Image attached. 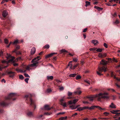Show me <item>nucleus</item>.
<instances>
[{
  "mask_svg": "<svg viewBox=\"0 0 120 120\" xmlns=\"http://www.w3.org/2000/svg\"><path fill=\"white\" fill-rule=\"evenodd\" d=\"M27 115L30 117H31L33 116V114L32 112H29L27 113Z\"/></svg>",
  "mask_w": 120,
  "mask_h": 120,
  "instance_id": "obj_21",
  "label": "nucleus"
},
{
  "mask_svg": "<svg viewBox=\"0 0 120 120\" xmlns=\"http://www.w3.org/2000/svg\"><path fill=\"white\" fill-rule=\"evenodd\" d=\"M7 54L8 56L7 57V59H9L10 58H11V59H10L8 61V63L10 62H14L13 60L14 59L15 57L13 56H11L10 54H8V53H7Z\"/></svg>",
  "mask_w": 120,
  "mask_h": 120,
  "instance_id": "obj_3",
  "label": "nucleus"
},
{
  "mask_svg": "<svg viewBox=\"0 0 120 120\" xmlns=\"http://www.w3.org/2000/svg\"><path fill=\"white\" fill-rule=\"evenodd\" d=\"M4 42L5 43L8 44V41L7 39H5L4 40Z\"/></svg>",
  "mask_w": 120,
  "mask_h": 120,
  "instance_id": "obj_32",
  "label": "nucleus"
},
{
  "mask_svg": "<svg viewBox=\"0 0 120 120\" xmlns=\"http://www.w3.org/2000/svg\"><path fill=\"white\" fill-rule=\"evenodd\" d=\"M18 42V40H17L15 41L13 43V44H16Z\"/></svg>",
  "mask_w": 120,
  "mask_h": 120,
  "instance_id": "obj_34",
  "label": "nucleus"
},
{
  "mask_svg": "<svg viewBox=\"0 0 120 120\" xmlns=\"http://www.w3.org/2000/svg\"><path fill=\"white\" fill-rule=\"evenodd\" d=\"M86 6L87 7L90 5V2L88 1H86Z\"/></svg>",
  "mask_w": 120,
  "mask_h": 120,
  "instance_id": "obj_25",
  "label": "nucleus"
},
{
  "mask_svg": "<svg viewBox=\"0 0 120 120\" xmlns=\"http://www.w3.org/2000/svg\"><path fill=\"white\" fill-rule=\"evenodd\" d=\"M36 51V49L35 48L33 47L31 50V54H34Z\"/></svg>",
  "mask_w": 120,
  "mask_h": 120,
  "instance_id": "obj_16",
  "label": "nucleus"
},
{
  "mask_svg": "<svg viewBox=\"0 0 120 120\" xmlns=\"http://www.w3.org/2000/svg\"><path fill=\"white\" fill-rule=\"evenodd\" d=\"M108 95L109 93L107 92L101 93L98 94H95L94 97L97 98L98 100L100 101L102 98L108 99L110 97Z\"/></svg>",
  "mask_w": 120,
  "mask_h": 120,
  "instance_id": "obj_1",
  "label": "nucleus"
},
{
  "mask_svg": "<svg viewBox=\"0 0 120 120\" xmlns=\"http://www.w3.org/2000/svg\"><path fill=\"white\" fill-rule=\"evenodd\" d=\"M79 99H74L69 101L68 102V103L69 105H71L72 104H75L78 101Z\"/></svg>",
  "mask_w": 120,
  "mask_h": 120,
  "instance_id": "obj_5",
  "label": "nucleus"
},
{
  "mask_svg": "<svg viewBox=\"0 0 120 120\" xmlns=\"http://www.w3.org/2000/svg\"><path fill=\"white\" fill-rule=\"evenodd\" d=\"M2 63H6V64H8V61H5V60H3L2 61Z\"/></svg>",
  "mask_w": 120,
  "mask_h": 120,
  "instance_id": "obj_41",
  "label": "nucleus"
},
{
  "mask_svg": "<svg viewBox=\"0 0 120 120\" xmlns=\"http://www.w3.org/2000/svg\"><path fill=\"white\" fill-rule=\"evenodd\" d=\"M8 13L6 11H4L3 12L2 15L4 17H5L8 15Z\"/></svg>",
  "mask_w": 120,
  "mask_h": 120,
  "instance_id": "obj_17",
  "label": "nucleus"
},
{
  "mask_svg": "<svg viewBox=\"0 0 120 120\" xmlns=\"http://www.w3.org/2000/svg\"><path fill=\"white\" fill-rule=\"evenodd\" d=\"M13 65L15 66H16L18 65V64L17 63H14L13 64Z\"/></svg>",
  "mask_w": 120,
  "mask_h": 120,
  "instance_id": "obj_62",
  "label": "nucleus"
},
{
  "mask_svg": "<svg viewBox=\"0 0 120 120\" xmlns=\"http://www.w3.org/2000/svg\"><path fill=\"white\" fill-rule=\"evenodd\" d=\"M3 55V52L1 51H0V56H1Z\"/></svg>",
  "mask_w": 120,
  "mask_h": 120,
  "instance_id": "obj_52",
  "label": "nucleus"
},
{
  "mask_svg": "<svg viewBox=\"0 0 120 120\" xmlns=\"http://www.w3.org/2000/svg\"><path fill=\"white\" fill-rule=\"evenodd\" d=\"M76 75V74L75 73L73 74L70 75L69 76L71 77H75Z\"/></svg>",
  "mask_w": 120,
  "mask_h": 120,
  "instance_id": "obj_28",
  "label": "nucleus"
},
{
  "mask_svg": "<svg viewBox=\"0 0 120 120\" xmlns=\"http://www.w3.org/2000/svg\"><path fill=\"white\" fill-rule=\"evenodd\" d=\"M29 79L28 78H26L25 79V81L27 83H28V81Z\"/></svg>",
  "mask_w": 120,
  "mask_h": 120,
  "instance_id": "obj_46",
  "label": "nucleus"
},
{
  "mask_svg": "<svg viewBox=\"0 0 120 120\" xmlns=\"http://www.w3.org/2000/svg\"><path fill=\"white\" fill-rule=\"evenodd\" d=\"M81 78V76L80 75H78L76 77V79H80Z\"/></svg>",
  "mask_w": 120,
  "mask_h": 120,
  "instance_id": "obj_30",
  "label": "nucleus"
},
{
  "mask_svg": "<svg viewBox=\"0 0 120 120\" xmlns=\"http://www.w3.org/2000/svg\"><path fill=\"white\" fill-rule=\"evenodd\" d=\"M8 73L10 74V77H12L15 75L14 73V72L10 71L8 72Z\"/></svg>",
  "mask_w": 120,
  "mask_h": 120,
  "instance_id": "obj_20",
  "label": "nucleus"
},
{
  "mask_svg": "<svg viewBox=\"0 0 120 120\" xmlns=\"http://www.w3.org/2000/svg\"><path fill=\"white\" fill-rule=\"evenodd\" d=\"M67 118V116H64V117H61L59 118V120H65Z\"/></svg>",
  "mask_w": 120,
  "mask_h": 120,
  "instance_id": "obj_22",
  "label": "nucleus"
},
{
  "mask_svg": "<svg viewBox=\"0 0 120 120\" xmlns=\"http://www.w3.org/2000/svg\"><path fill=\"white\" fill-rule=\"evenodd\" d=\"M108 62L107 61L102 60L100 62V64L104 65H105L108 64Z\"/></svg>",
  "mask_w": 120,
  "mask_h": 120,
  "instance_id": "obj_8",
  "label": "nucleus"
},
{
  "mask_svg": "<svg viewBox=\"0 0 120 120\" xmlns=\"http://www.w3.org/2000/svg\"><path fill=\"white\" fill-rule=\"evenodd\" d=\"M109 108L112 109H115L116 108V105L113 103L112 102L109 105Z\"/></svg>",
  "mask_w": 120,
  "mask_h": 120,
  "instance_id": "obj_9",
  "label": "nucleus"
},
{
  "mask_svg": "<svg viewBox=\"0 0 120 120\" xmlns=\"http://www.w3.org/2000/svg\"><path fill=\"white\" fill-rule=\"evenodd\" d=\"M56 81L58 83H60H60L61 82V81H60V80H58V79H56Z\"/></svg>",
  "mask_w": 120,
  "mask_h": 120,
  "instance_id": "obj_59",
  "label": "nucleus"
},
{
  "mask_svg": "<svg viewBox=\"0 0 120 120\" xmlns=\"http://www.w3.org/2000/svg\"><path fill=\"white\" fill-rule=\"evenodd\" d=\"M42 115H39L37 116V118L38 119H40L43 116Z\"/></svg>",
  "mask_w": 120,
  "mask_h": 120,
  "instance_id": "obj_39",
  "label": "nucleus"
},
{
  "mask_svg": "<svg viewBox=\"0 0 120 120\" xmlns=\"http://www.w3.org/2000/svg\"><path fill=\"white\" fill-rule=\"evenodd\" d=\"M97 106H96L95 105H93L91 106V107H89L88 106H86V107H87L88 108H87V109H89L90 110H91L92 109H93L95 108V107L98 108Z\"/></svg>",
  "mask_w": 120,
  "mask_h": 120,
  "instance_id": "obj_18",
  "label": "nucleus"
},
{
  "mask_svg": "<svg viewBox=\"0 0 120 120\" xmlns=\"http://www.w3.org/2000/svg\"><path fill=\"white\" fill-rule=\"evenodd\" d=\"M72 92H70L69 91L68 92V96H70L72 95Z\"/></svg>",
  "mask_w": 120,
  "mask_h": 120,
  "instance_id": "obj_37",
  "label": "nucleus"
},
{
  "mask_svg": "<svg viewBox=\"0 0 120 120\" xmlns=\"http://www.w3.org/2000/svg\"><path fill=\"white\" fill-rule=\"evenodd\" d=\"M92 42L94 45H97L98 43V41L97 40H94L92 41Z\"/></svg>",
  "mask_w": 120,
  "mask_h": 120,
  "instance_id": "obj_19",
  "label": "nucleus"
},
{
  "mask_svg": "<svg viewBox=\"0 0 120 120\" xmlns=\"http://www.w3.org/2000/svg\"><path fill=\"white\" fill-rule=\"evenodd\" d=\"M83 103L84 104H88L89 103L88 102V101H83Z\"/></svg>",
  "mask_w": 120,
  "mask_h": 120,
  "instance_id": "obj_54",
  "label": "nucleus"
},
{
  "mask_svg": "<svg viewBox=\"0 0 120 120\" xmlns=\"http://www.w3.org/2000/svg\"><path fill=\"white\" fill-rule=\"evenodd\" d=\"M52 108V107L50 108L49 106L47 105H45L44 107V109L46 110H49Z\"/></svg>",
  "mask_w": 120,
  "mask_h": 120,
  "instance_id": "obj_10",
  "label": "nucleus"
},
{
  "mask_svg": "<svg viewBox=\"0 0 120 120\" xmlns=\"http://www.w3.org/2000/svg\"><path fill=\"white\" fill-rule=\"evenodd\" d=\"M44 47L45 48L48 49L49 48V45H46Z\"/></svg>",
  "mask_w": 120,
  "mask_h": 120,
  "instance_id": "obj_36",
  "label": "nucleus"
},
{
  "mask_svg": "<svg viewBox=\"0 0 120 120\" xmlns=\"http://www.w3.org/2000/svg\"><path fill=\"white\" fill-rule=\"evenodd\" d=\"M64 89V88L63 87H61L59 88V89L60 90H62Z\"/></svg>",
  "mask_w": 120,
  "mask_h": 120,
  "instance_id": "obj_57",
  "label": "nucleus"
},
{
  "mask_svg": "<svg viewBox=\"0 0 120 120\" xmlns=\"http://www.w3.org/2000/svg\"><path fill=\"white\" fill-rule=\"evenodd\" d=\"M88 108L87 107H86V106H84L83 107H81L78 108L77 109L76 111H78L80 112L84 109H87V108Z\"/></svg>",
  "mask_w": 120,
  "mask_h": 120,
  "instance_id": "obj_7",
  "label": "nucleus"
},
{
  "mask_svg": "<svg viewBox=\"0 0 120 120\" xmlns=\"http://www.w3.org/2000/svg\"><path fill=\"white\" fill-rule=\"evenodd\" d=\"M47 79L48 80H52L53 79V77L52 76H47Z\"/></svg>",
  "mask_w": 120,
  "mask_h": 120,
  "instance_id": "obj_24",
  "label": "nucleus"
},
{
  "mask_svg": "<svg viewBox=\"0 0 120 120\" xmlns=\"http://www.w3.org/2000/svg\"><path fill=\"white\" fill-rule=\"evenodd\" d=\"M20 46L19 45H17L16 47V49H20Z\"/></svg>",
  "mask_w": 120,
  "mask_h": 120,
  "instance_id": "obj_63",
  "label": "nucleus"
},
{
  "mask_svg": "<svg viewBox=\"0 0 120 120\" xmlns=\"http://www.w3.org/2000/svg\"><path fill=\"white\" fill-rule=\"evenodd\" d=\"M110 112L111 113H112L113 114H116V116H119L120 115V113H116V110L111 111H110Z\"/></svg>",
  "mask_w": 120,
  "mask_h": 120,
  "instance_id": "obj_13",
  "label": "nucleus"
},
{
  "mask_svg": "<svg viewBox=\"0 0 120 120\" xmlns=\"http://www.w3.org/2000/svg\"><path fill=\"white\" fill-rule=\"evenodd\" d=\"M112 60L114 62H118V61L116 59L114 58L113 57L112 58Z\"/></svg>",
  "mask_w": 120,
  "mask_h": 120,
  "instance_id": "obj_43",
  "label": "nucleus"
},
{
  "mask_svg": "<svg viewBox=\"0 0 120 120\" xmlns=\"http://www.w3.org/2000/svg\"><path fill=\"white\" fill-rule=\"evenodd\" d=\"M87 28H86L84 29L83 30V32H86V30H87Z\"/></svg>",
  "mask_w": 120,
  "mask_h": 120,
  "instance_id": "obj_58",
  "label": "nucleus"
},
{
  "mask_svg": "<svg viewBox=\"0 0 120 120\" xmlns=\"http://www.w3.org/2000/svg\"><path fill=\"white\" fill-rule=\"evenodd\" d=\"M95 95H93L91 96H90L89 97H87V98H89V100L90 101H92L94 99V98H96V97H94V96Z\"/></svg>",
  "mask_w": 120,
  "mask_h": 120,
  "instance_id": "obj_12",
  "label": "nucleus"
},
{
  "mask_svg": "<svg viewBox=\"0 0 120 120\" xmlns=\"http://www.w3.org/2000/svg\"><path fill=\"white\" fill-rule=\"evenodd\" d=\"M24 75H25V76L26 77H30L26 73H25L24 74Z\"/></svg>",
  "mask_w": 120,
  "mask_h": 120,
  "instance_id": "obj_47",
  "label": "nucleus"
},
{
  "mask_svg": "<svg viewBox=\"0 0 120 120\" xmlns=\"http://www.w3.org/2000/svg\"><path fill=\"white\" fill-rule=\"evenodd\" d=\"M44 115H49L50 114L48 113H45L44 114Z\"/></svg>",
  "mask_w": 120,
  "mask_h": 120,
  "instance_id": "obj_60",
  "label": "nucleus"
},
{
  "mask_svg": "<svg viewBox=\"0 0 120 120\" xmlns=\"http://www.w3.org/2000/svg\"><path fill=\"white\" fill-rule=\"evenodd\" d=\"M98 56L100 58H102L103 57V56L102 54L101 53H100L98 55Z\"/></svg>",
  "mask_w": 120,
  "mask_h": 120,
  "instance_id": "obj_35",
  "label": "nucleus"
},
{
  "mask_svg": "<svg viewBox=\"0 0 120 120\" xmlns=\"http://www.w3.org/2000/svg\"><path fill=\"white\" fill-rule=\"evenodd\" d=\"M69 108L72 110L75 109H76L75 106V104H73V105H69Z\"/></svg>",
  "mask_w": 120,
  "mask_h": 120,
  "instance_id": "obj_11",
  "label": "nucleus"
},
{
  "mask_svg": "<svg viewBox=\"0 0 120 120\" xmlns=\"http://www.w3.org/2000/svg\"><path fill=\"white\" fill-rule=\"evenodd\" d=\"M96 48H90V51H94L95 50Z\"/></svg>",
  "mask_w": 120,
  "mask_h": 120,
  "instance_id": "obj_45",
  "label": "nucleus"
},
{
  "mask_svg": "<svg viewBox=\"0 0 120 120\" xmlns=\"http://www.w3.org/2000/svg\"><path fill=\"white\" fill-rule=\"evenodd\" d=\"M18 72L19 71H20L21 72H26V71L25 70H24V71H22L21 69H20L19 70V71H18V70L16 69V70Z\"/></svg>",
  "mask_w": 120,
  "mask_h": 120,
  "instance_id": "obj_29",
  "label": "nucleus"
},
{
  "mask_svg": "<svg viewBox=\"0 0 120 120\" xmlns=\"http://www.w3.org/2000/svg\"><path fill=\"white\" fill-rule=\"evenodd\" d=\"M98 108L100 110H105V108H102L100 106H98Z\"/></svg>",
  "mask_w": 120,
  "mask_h": 120,
  "instance_id": "obj_33",
  "label": "nucleus"
},
{
  "mask_svg": "<svg viewBox=\"0 0 120 120\" xmlns=\"http://www.w3.org/2000/svg\"><path fill=\"white\" fill-rule=\"evenodd\" d=\"M104 46L106 48H107L108 47L107 46V45L106 43H104Z\"/></svg>",
  "mask_w": 120,
  "mask_h": 120,
  "instance_id": "obj_56",
  "label": "nucleus"
},
{
  "mask_svg": "<svg viewBox=\"0 0 120 120\" xmlns=\"http://www.w3.org/2000/svg\"><path fill=\"white\" fill-rule=\"evenodd\" d=\"M60 53H61L64 52H68L66 51L65 49H62L60 51Z\"/></svg>",
  "mask_w": 120,
  "mask_h": 120,
  "instance_id": "obj_23",
  "label": "nucleus"
},
{
  "mask_svg": "<svg viewBox=\"0 0 120 120\" xmlns=\"http://www.w3.org/2000/svg\"><path fill=\"white\" fill-rule=\"evenodd\" d=\"M15 94L14 93H11L9 94V96H14L15 95Z\"/></svg>",
  "mask_w": 120,
  "mask_h": 120,
  "instance_id": "obj_31",
  "label": "nucleus"
},
{
  "mask_svg": "<svg viewBox=\"0 0 120 120\" xmlns=\"http://www.w3.org/2000/svg\"><path fill=\"white\" fill-rule=\"evenodd\" d=\"M57 54L56 53H55V52L49 54H48V55L46 56H45L46 58H47L48 57H49L52 56L53 55H54L55 54Z\"/></svg>",
  "mask_w": 120,
  "mask_h": 120,
  "instance_id": "obj_14",
  "label": "nucleus"
},
{
  "mask_svg": "<svg viewBox=\"0 0 120 120\" xmlns=\"http://www.w3.org/2000/svg\"><path fill=\"white\" fill-rule=\"evenodd\" d=\"M78 59L77 58H74L73 59V61H74L76 62L77 61Z\"/></svg>",
  "mask_w": 120,
  "mask_h": 120,
  "instance_id": "obj_40",
  "label": "nucleus"
},
{
  "mask_svg": "<svg viewBox=\"0 0 120 120\" xmlns=\"http://www.w3.org/2000/svg\"><path fill=\"white\" fill-rule=\"evenodd\" d=\"M64 100V97L60 100V104L62 105L64 108L66 107V102H63V101Z\"/></svg>",
  "mask_w": 120,
  "mask_h": 120,
  "instance_id": "obj_6",
  "label": "nucleus"
},
{
  "mask_svg": "<svg viewBox=\"0 0 120 120\" xmlns=\"http://www.w3.org/2000/svg\"><path fill=\"white\" fill-rule=\"evenodd\" d=\"M51 91V89H48L47 90V92L48 93H49Z\"/></svg>",
  "mask_w": 120,
  "mask_h": 120,
  "instance_id": "obj_55",
  "label": "nucleus"
},
{
  "mask_svg": "<svg viewBox=\"0 0 120 120\" xmlns=\"http://www.w3.org/2000/svg\"><path fill=\"white\" fill-rule=\"evenodd\" d=\"M79 65V64H77L76 65H74L73 67V69H75V68L77 67Z\"/></svg>",
  "mask_w": 120,
  "mask_h": 120,
  "instance_id": "obj_44",
  "label": "nucleus"
},
{
  "mask_svg": "<svg viewBox=\"0 0 120 120\" xmlns=\"http://www.w3.org/2000/svg\"><path fill=\"white\" fill-rule=\"evenodd\" d=\"M115 23L116 24H117L119 23V21L118 20H116L115 22Z\"/></svg>",
  "mask_w": 120,
  "mask_h": 120,
  "instance_id": "obj_53",
  "label": "nucleus"
},
{
  "mask_svg": "<svg viewBox=\"0 0 120 120\" xmlns=\"http://www.w3.org/2000/svg\"><path fill=\"white\" fill-rule=\"evenodd\" d=\"M102 49H98L96 50L97 52H101L102 51Z\"/></svg>",
  "mask_w": 120,
  "mask_h": 120,
  "instance_id": "obj_38",
  "label": "nucleus"
},
{
  "mask_svg": "<svg viewBox=\"0 0 120 120\" xmlns=\"http://www.w3.org/2000/svg\"><path fill=\"white\" fill-rule=\"evenodd\" d=\"M84 81L89 85L90 84V82L88 80H84Z\"/></svg>",
  "mask_w": 120,
  "mask_h": 120,
  "instance_id": "obj_27",
  "label": "nucleus"
},
{
  "mask_svg": "<svg viewBox=\"0 0 120 120\" xmlns=\"http://www.w3.org/2000/svg\"><path fill=\"white\" fill-rule=\"evenodd\" d=\"M98 69L99 71L100 72H102V71H104L105 72H106L108 69L107 67H105L104 66H103L101 68L98 67Z\"/></svg>",
  "mask_w": 120,
  "mask_h": 120,
  "instance_id": "obj_4",
  "label": "nucleus"
},
{
  "mask_svg": "<svg viewBox=\"0 0 120 120\" xmlns=\"http://www.w3.org/2000/svg\"><path fill=\"white\" fill-rule=\"evenodd\" d=\"M104 114L105 115V116H107L109 114V113L107 112H104Z\"/></svg>",
  "mask_w": 120,
  "mask_h": 120,
  "instance_id": "obj_48",
  "label": "nucleus"
},
{
  "mask_svg": "<svg viewBox=\"0 0 120 120\" xmlns=\"http://www.w3.org/2000/svg\"><path fill=\"white\" fill-rule=\"evenodd\" d=\"M97 74L99 75H102V74H101L100 73H99V71H97Z\"/></svg>",
  "mask_w": 120,
  "mask_h": 120,
  "instance_id": "obj_61",
  "label": "nucleus"
},
{
  "mask_svg": "<svg viewBox=\"0 0 120 120\" xmlns=\"http://www.w3.org/2000/svg\"><path fill=\"white\" fill-rule=\"evenodd\" d=\"M111 75L112 77H114V76H115L113 75V73L112 72H111Z\"/></svg>",
  "mask_w": 120,
  "mask_h": 120,
  "instance_id": "obj_64",
  "label": "nucleus"
},
{
  "mask_svg": "<svg viewBox=\"0 0 120 120\" xmlns=\"http://www.w3.org/2000/svg\"><path fill=\"white\" fill-rule=\"evenodd\" d=\"M39 57V56H38L32 60V62H34V63L33 64H31L30 65V66L31 67H32L36 66V65L38 63V62H37V61L39 60V59H38V58Z\"/></svg>",
  "mask_w": 120,
  "mask_h": 120,
  "instance_id": "obj_2",
  "label": "nucleus"
},
{
  "mask_svg": "<svg viewBox=\"0 0 120 120\" xmlns=\"http://www.w3.org/2000/svg\"><path fill=\"white\" fill-rule=\"evenodd\" d=\"M19 78L20 79H23L24 77L22 75H20L19 76Z\"/></svg>",
  "mask_w": 120,
  "mask_h": 120,
  "instance_id": "obj_42",
  "label": "nucleus"
},
{
  "mask_svg": "<svg viewBox=\"0 0 120 120\" xmlns=\"http://www.w3.org/2000/svg\"><path fill=\"white\" fill-rule=\"evenodd\" d=\"M72 61H70L69 62V64H68V66H70L72 67V64L71 63Z\"/></svg>",
  "mask_w": 120,
  "mask_h": 120,
  "instance_id": "obj_51",
  "label": "nucleus"
},
{
  "mask_svg": "<svg viewBox=\"0 0 120 120\" xmlns=\"http://www.w3.org/2000/svg\"><path fill=\"white\" fill-rule=\"evenodd\" d=\"M82 92L80 90H77L74 91V93L75 95H80Z\"/></svg>",
  "mask_w": 120,
  "mask_h": 120,
  "instance_id": "obj_15",
  "label": "nucleus"
},
{
  "mask_svg": "<svg viewBox=\"0 0 120 120\" xmlns=\"http://www.w3.org/2000/svg\"><path fill=\"white\" fill-rule=\"evenodd\" d=\"M94 8H96L97 10H102L103 9L102 8H100L98 7L95 6L94 7Z\"/></svg>",
  "mask_w": 120,
  "mask_h": 120,
  "instance_id": "obj_26",
  "label": "nucleus"
},
{
  "mask_svg": "<svg viewBox=\"0 0 120 120\" xmlns=\"http://www.w3.org/2000/svg\"><path fill=\"white\" fill-rule=\"evenodd\" d=\"M114 78L116 79L118 81H120V78H116L115 76H114Z\"/></svg>",
  "mask_w": 120,
  "mask_h": 120,
  "instance_id": "obj_50",
  "label": "nucleus"
},
{
  "mask_svg": "<svg viewBox=\"0 0 120 120\" xmlns=\"http://www.w3.org/2000/svg\"><path fill=\"white\" fill-rule=\"evenodd\" d=\"M30 101L31 102L30 105H31L34 102L33 100H32V99H31V98H30Z\"/></svg>",
  "mask_w": 120,
  "mask_h": 120,
  "instance_id": "obj_49",
  "label": "nucleus"
}]
</instances>
